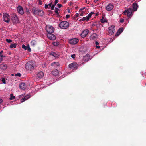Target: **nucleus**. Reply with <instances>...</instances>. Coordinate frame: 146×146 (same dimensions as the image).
<instances>
[{
	"mask_svg": "<svg viewBox=\"0 0 146 146\" xmlns=\"http://www.w3.org/2000/svg\"><path fill=\"white\" fill-rule=\"evenodd\" d=\"M86 3L87 4H88L89 3V0H86Z\"/></svg>",
	"mask_w": 146,
	"mask_h": 146,
	"instance_id": "obj_51",
	"label": "nucleus"
},
{
	"mask_svg": "<svg viewBox=\"0 0 146 146\" xmlns=\"http://www.w3.org/2000/svg\"><path fill=\"white\" fill-rule=\"evenodd\" d=\"M3 101V100L1 99L0 98V104Z\"/></svg>",
	"mask_w": 146,
	"mask_h": 146,
	"instance_id": "obj_52",
	"label": "nucleus"
},
{
	"mask_svg": "<svg viewBox=\"0 0 146 146\" xmlns=\"http://www.w3.org/2000/svg\"><path fill=\"white\" fill-rule=\"evenodd\" d=\"M78 42V40L76 38L71 39L69 40V42L72 45H74L77 44Z\"/></svg>",
	"mask_w": 146,
	"mask_h": 146,
	"instance_id": "obj_7",
	"label": "nucleus"
},
{
	"mask_svg": "<svg viewBox=\"0 0 146 146\" xmlns=\"http://www.w3.org/2000/svg\"><path fill=\"white\" fill-rule=\"evenodd\" d=\"M44 76V73L42 71L39 72L37 73V77L40 79L42 78Z\"/></svg>",
	"mask_w": 146,
	"mask_h": 146,
	"instance_id": "obj_15",
	"label": "nucleus"
},
{
	"mask_svg": "<svg viewBox=\"0 0 146 146\" xmlns=\"http://www.w3.org/2000/svg\"><path fill=\"white\" fill-rule=\"evenodd\" d=\"M55 64H56V66H58L59 65V63L58 62H54L53 63H51V66H54Z\"/></svg>",
	"mask_w": 146,
	"mask_h": 146,
	"instance_id": "obj_29",
	"label": "nucleus"
},
{
	"mask_svg": "<svg viewBox=\"0 0 146 146\" xmlns=\"http://www.w3.org/2000/svg\"><path fill=\"white\" fill-rule=\"evenodd\" d=\"M16 43L12 44L10 45V47L11 48H15L16 47Z\"/></svg>",
	"mask_w": 146,
	"mask_h": 146,
	"instance_id": "obj_27",
	"label": "nucleus"
},
{
	"mask_svg": "<svg viewBox=\"0 0 146 146\" xmlns=\"http://www.w3.org/2000/svg\"><path fill=\"white\" fill-rule=\"evenodd\" d=\"M95 44H96V46H97V45L99 44V43L98 42H97V41H96V42Z\"/></svg>",
	"mask_w": 146,
	"mask_h": 146,
	"instance_id": "obj_50",
	"label": "nucleus"
},
{
	"mask_svg": "<svg viewBox=\"0 0 146 146\" xmlns=\"http://www.w3.org/2000/svg\"><path fill=\"white\" fill-rule=\"evenodd\" d=\"M62 28L65 29H66V28Z\"/></svg>",
	"mask_w": 146,
	"mask_h": 146,
	"instance_id": "obj_58",
	"label": "nucleus"
},
{
	"mask_svg": "<svg viewBox=\"0 0 146 146\" xmlns=\"http://www.w3.org/2000/svg\"><path fill=\"white\" fill-rule=\"evenodd\" d=\"M59 9L58 8H55V11L56 13L57 14H58V11H59Z\"/></svg>",
	"mask_w": 146,
	"mask_h": 146,
	"instance_id": "obj_31",
	"label": "nucleus"
},
{
	"mask_svg": "<svg viewBox=\"0 0 146 146\" xmlns=\"http://www.w3.org/2000/svg\"><path fill=\"white\" fill-rule=\"evenodd\" d=\"M99 0H94V2L96 3Z\"/></svg>",
	"mask_w": 146,
	"mask_h": 146,
	"instance_id": "obj_56",
	"label": "nucleus"
},
{
	"mask_svg": "<svg viewBox=\"0 0 146 146\" xmlns=\"http://www.w3.org/2000/svg\"><path fill=\"white\" fill-rule=\"evenodd\" d=\"M114 28H108V31L109 33V34L110 35L114 34L115 29Z\"/></svg>",
	"mask_w": 146,
	"mask_h": 146,
	"instance_id": "obj_16",
	"label": "nucleus"
},
{
	"mask_svg": "<svg viewBox=\"0 0 146 146\" xmlns=\"http://www.w3.org/2000/svg\"><path fill=\"white\" fill-rule=\"evenodd\" d=\"M102 23H104L105 22H107V19L104 16H103L102 17V19L101 20Z\"/></svg>",
	"mask_w": 146,
	"mask_h": 146,
	"instance_id": "obj_24",
	"label": "nucleus"
},
{
	"mask_svg": "<svg viewBox=\"0 0 146 146\" xmlns=\"http://www.w3.org/2000/svg\"><path fill=\"white\" fill-rule=\"evenodd\" d=\"M138 7V5L137 4L135 3H134L133 4V10L136 11H137Z\"/></svg>",
	"mask_w": 146,
	"mask_h": 146,
	"instance_id": "obj_23",
	"label": "nucleus"
},
{
	"mask_svg": "<svg viewBox=\"0 0 146 146\" xmlns=\"http://www.w3.org/2000/svg\"><path fill=\"white\" fill-rule=\"evenodd\" d=\"M30 97V95L28 94L26 96H25L21 100V102H22L25 101V100H27Z\"/></svg>",
	"mask_w": 146,
	"mask_h": 146,
	"instance_id": "obj_17",
	"label": "nucleus"
},
{
	"mask_svg": "<svg viewBox=\"0 0 146 146\" xmlns=\"http://www.w3.org/2000/svg\"><path fill=\"white\" fill-rule=\"evenodd\" d=\"M47 35L48 38L50 40H53L56 39V36L54 35L51 34H47Z\"/></svg>",
	"mask_w": 146,
	"mask_h": 146,
	"instance_id": "obj_12",
	"label": "nucleus"
},
{
	"mask_svg": "<svg viewBox=\"0 0 146 146\" xmlns=\"http://www.w3.org/2000/svg\"><path fill=\"white\" fill-rule=\"evenodd\" d=\"M3 20L5 22L8 23L10 21V17L9 15L6 13H3Z\"/></svg>",
	"mask_w": 146,
	"mask_h": 146,
	"instance_id": "obj_3",
	"label": "nucleus"
},
{
	"mask_svg": "<svg viewBox=\"0 0 146 146\" xmlns=\"http://www.w3.org/2000/svg\"><path fill=\"white\" fill-rule=\"evenodd\" d=\"M32 11L33 13L35 15H39L40 13L41 14V15H42L43 14V11L35 7L33 8Z\"/></svg>",
	"mask_w": 146,
	"mask_h": 146,
	"instance_id": "obj_2",
	"label": "nucleus"
},
{
	"mask_svg": "<svg viewBox=\"0 0 146 146\" xmlns=\"http://www.w3.org/2000/svg\"><path fill=\"white\" fill-rule=\"evenodd\" d=\"M35 66V62L33 61H30L26 63L25 67L27 71H30L33 70Z\"/></svg>",
	"mask_w": 146,
	"mask_h": 146,
	"instance_id": "obj_1",
	"label": "nucleus"
},
{
	"mask_svg": "<svg viewBox=\"0 0 146 146\" xmlns=\"http://www.w3.org/2000/svg\"><path fill=\"white\" fill-rule=\"evenodd\" d=\"M3 50H2L1 51H0V54H1L3 53Z\"/></svg>",
	"mask_w": 146,
	"mask_h": 146,
	"instance_id": "obj_54",
	"label": "nucleus"
},
{
	"mask_svg": "<svg viewBox=\"0 0 146 146\" xmlns=\"http://www.w3.org/2000/svg\"><path fill=\"white\" fill-rule=\"evenodd\" d=\"M123 28H119V29L117 31V32L115 35L116 36H118L123 31Z\"/></svg>",
	"mask_w": 146,
	"mask_h": 146,
	"instance_id": "obj_14",
	"label": "nucleus"
},
{
	"mask_svg": "<svg viewBox=\"0 0 146 146\" xmlns=\"http://www.w3.org/2000/svg\"><path fill=\"white\" fill-rule=\"evenodd\" d=\"M96 48L99 49L100 48V46L98 45L96 46Z\"/></svg>",
	"mask_w": 146,
	"mask_h": 146,
	"instance_id": "obj_48",
	"label": "nucleus"
},
{
	"mask_svg": "<svg viewBox=\"0 0 146 146\" xmlns=\"http://www.w3.org/2000/svg\"><path fill=\"white\" fill-rule=\"evenodd\" d=\"M68 12H69H69H70V10H68Z\"/></svg>",
	"mask_w": 146,
	"mask_h": 146,
	"instance_id": "obj_59",
	"label": "nucleus"
},
{
	"mask_svg": "<svg viewBox=\"0 0 146 146\" xmlns=\"http://www.w3.org/2000/svg\"><path fill=\"white\" fill-rule=\"evenodd\" d=\"M70 17V15H67L66 16V18L68 19Z\"/></svg>",
	"mask_w": 146,
	"mask_h": 146,
	"instance_id": "obj_49",
	"label": "nucleus"
},
{
	"mask_svg": "<svg viewBox=\"0 0 146 146\" xmlns=\"http://www.w3.org/2000/svg\"><path fill=\"white\" fill-rule=\"evenodd\" d=\"M52 3H49V4H48V5L49 6H52Z\"/></svg>",
	"mask_w": 146,
	"mask_h": 146,
	"instance_id": "obj_53",
	"label": "nucleus"
},
{
	"mask_svg": "<svg viewBox=\"0 0 146 146\" xmlns=\"http://www.w3.org/2000/svg\"><path fill=\"white\" fill-rule=\"evenodd\" d=\"M16 76L20 77L21 76V74L20 73H17L15 74Z\"/></svg>",
	"mask_w": 146,
	"mask_h": 146,
	"instance_id": "obj_36",
	"label": "nucleus"
},
{
	"mask_svg": "<svg viewBox=\"0 0 146 146\" xmlns=\"http://www.w3.org/2000/svg\"><path fill=\"white\" fill-rule=\"evenodd\" d=\"M18 12L20 14L23 15L24 13V11L23 7L21 6H19L17 8Z\"/></svg>",
	"mask_w": 146,
	"mask_h": 146,
	"instance_id": "obj_9",
	"label": "nucleus"
},
{
	"mask_svg": "<svg viewBox=\"0 0 146 146\" xmlns=\"http://www.w3.org/2000/svg\"><path fill=\"white\" fill-rule=\"evenodd\" d=\"M59 72L58 70L56 69L53 70L52 72V74L54 76H56L58 74Z\"/></svg>",
	"mask_w": 146,
	"mask_h": 146,
	"instance_id": "obj_22",
	"label": "nucleus"
},
{
	"mask_svg": "<svg viewBox=\"0 0 146 146\" xmlns=\"http://www.w3.org/2000/svg\"><path fill=\"white\" fill-rule=\"evenodd\" d=\"M92 16V14L89 13L88 15L87 16L88 18L89 19Z\"/></svg>",
	"mask_w": 146,
	"mask_h": 146,
	"instance_id": "obj_40",
	"label": "nucleus"
},
{
	"mask_svg": "<svg viewBox=\"0 0 146 146\" xmlns=\"http://www.w3.org/2000/svg\"><path fill=\"white\" fill-rule=\"evenodd\" d=\"M58 2V0H55V1L54 2V5H56Z\"/></svg>",
	"mask_w": 146,
	"mask_h": 146,
	"instance_id": "obj_43",
	"label": "nucleus"
},
{
	"mask_svg": "<svg viewBox=\"0 0 146 146\" xmlns=\"http://www.w3.org/2000/svg\"><path fill=\"white\" fill-rule=\"evenodd\" d=\"M69 67L71 69H74L77 68V64L76 62L71 63L69 65Z\"/></svg>",
	"mask_w": 146,
	"mask_h": 146,
	"instance_id": "obj_8",
	"label": "nucleus"
},
{
	"mask_svg": "<svg viewBox=\"0 0 146 146\" xmlns=\"http://www.w3.org/2000/svg\"><path fill=\"white\" fill-rule=\"evenodd\" d=\"M120 21L121 23H122L124 21V19H121L120 20Z\"/></svg>",
	"mask_w": 146,
	"mask_h": 146,
	"instance_id": "obj_44",
	"label": "nucleus"
},
{
	"mask_svg": "<svg viewBox=\"0 0 146 146\" xmlns=\"http://www.w3.org/2000/svg\"><path fill=\"white\" fill-rule=\"evenodd\" d=\"M27 46H26L24 44L22 45V48L24 49L25 50H27Z\"/></svg>",
	"mask_w": 146,
	"mask_h": 146,
	"instance_id": "obj_33",
	"label": "nucleus"
},
{
	"mask_svg": "<svg viewBox=\"0 0 146 146\" xmlns=\"http://www.w3.org/2000/svg\"><path fill=\"white\" fill-rule=\"evenodd\" d=\"M91 13L92 14V15L93 14H94V13L93 12H91V13Z\"/></svg>",
	"mask_w": 146,
	"mask_h": 146,
	"instance_id": "obj_57",
	"label": "nucleus"
},
{
	"mask_svg": "<svg viewBox=\"0 0 146 146\" xmlns=\"http://www.w3.org/2000/svg\"><path fill=\"white\" fill-rule=\"evenodd\" d=\"M132 10L131 8H129L127 10H125L123 12L125 15H127L128 17H131L132 15Z\"/></svg>",
	"mask_w": 146,
	"mask_h": 146,
	"instance_id": "obj_5",
	"label": "nucleus"
},
{
	"mask_svg": "<svg viewBox=\"0 0 146 146\" xmlns=\"http://www.w3.org/2000/svg\"><path fill=\"white\" fill-rule=\"evenodd\" d=\"M48 34H52L53 32L54 31V28H45Z\"/></svg>",
	"mask_w": 146,
	"mask_h": 146,
	"instance_id": "obj_13",
	"label": "nucleus"
},
{
	"mask_svg": "<svg viewBox=\"0 0 146 146\" xmlns=\"http://www.w3.org/2000/svg\"><path fill=\"white\" fill-rule=\"evenodd\" d=\"M5 41L9 43H11L12 42V40L8 39H5Z\"/></svg>",
	"mask_w": 146,
	"mask_h": 146,
	"instance_id": "obj_32",
	"label": "nucleus"
},
{
	"mask_svg": "<svg viewBox=\"0 0 146 146\" xmlns=\"http://www.w3.org/2000/svg\"><path fill=\"white\" fill-rule=\"evenodd\" d=\"M75 54H73L71 55V57L72 58H75Z\"/></svg>",
	"mask_w": 146,
	"mask_h": 146,
	"instance_id": "obj_46",
	"label": "nucleus"
},
{
	"mask_svg": "<svg viewBox=\"0 0 146 146\" xmlns=\"http://www.w3.org/2000/svg\"><path fill=\"white\" fill-rule=\"evenodd\" d=\"M51 6V8L50 9L51 10H53L54 8V5H53Z\"/></svg>",
	"mask_w": 146,
	"mask_h": 146,
	"instance_id": "obj_41",
	"label": "nucleus"
},
{
	"mask_svg": "<svg viewBox=\"0 0 146 146\" xmlns=\"http://www.w3.org/2000/svg\"><path fill=\"white\" fill-rule=\"evenodd\" d=\"M1 80L3 83L5 84L6 83L5 80L4 78H2Z\"/></svg>",
	"mask_w": 146,
	"mask_h": 146,
	"instance_id": "obj_38",
	"label": "nucleus"
},
{
	"mask_svg": "<svg viewBox=\"0 0 146 146\" xmlns=\"http://www.w3.org/2000/svg\"><path fill=\"white\" fill-rule=\"evenodd\" d=\"M60 44L59 42L58 41L54 42H53V44L55 46H58Z\"/></svg>",
	"mask_w": 146,
	"mask_h": 146,
	"instance_id": "obj_26",
	"label": "nucleus"
},
{
	"mask_svg": "<svg viewBox=\"0 0 146 146\" xmlns=\"http://www.w3.org/2000/svg\"><path fill=\"white\" fill-rule=\"evenodd\" d=\"M44 7H45V8L46 9H47L48 8V5H47V4H45Z\"/></svg>",
	"mask_w": 146,
	"mask_h": 146,
	"instance_id": "obj_42",
	"label": "nucleus"
},
{
	"mask_svg": "<svg viewBox=\"0 0 146 146\" xmlns=\"http://www.w3.org/2000/svg\"><path fill=\"white\" fill-rule=\"evenodd\" d=\"M97 35L96 33H94L92 35L90 36L91 39L95 40L97 38Z\"/></svg>",
	"mask_w": 146,
	"mask_h": 146,
	"instance_id": "obj_21",
	"label": "nucleus"
},
{
	"mask_svg": "<svg viewBox=\"0 0 146 146\" xmlns=\"http://www.w3.org/2000/svg\"><path fill=\"white\" fill-rule=\"evenodd\" d=\"M20 88L23 90H25L26 88V85L25 83H21L19 85Z\"/></svg>",
	"mask_w": 146,
	"mask_h": 146,
	"instance_id": "obj_19",
	"label": "nucleus"
},
{
	"mask_svg": "<svg viewBox=\"0 0 146 146\" xmlns=\"http://www.w3.org/2000/svg\"><path fill=\"white\" fill-rule=\"evenodd\" d=\"M76 17H78L79 16V14H76L75 15Z\"/></svg>",
	"mask_w": 146,
	"mask_h": 146,
	"instance_id": "obj_55",
	"label": "nucleus"
},
{
	"mask_svg": "<svg viewBox=\"0 0 146 146\" xmlns=\"http://www.w3.org/2000/svg\"><path fill=\"white\" fill-rule=\"evenodd\" d=\"M0 67L3 70H5L7 68V65L5 64H1L0 66Z\"/></svg>",
	"mask_w": 146,
	"mask_h": 146,
	"instance_id": "obj_25",
	"label": "nucleus"
},
{
	"mask_svg": "<svg viewBox=\"0 0 146 146\" xmlns=\"http://www.w3.org/2000/svg\"><path fill=\"white\" fill-rule=\"evenodd\" d=\"M11 20L13 23H16L18 22V19L15 14L12 15Z\"/></svg>",
	"mask_w": 146,
	"mask_h": 146,
	"instance_id": "obj_6",
	"label": "nucleus"
},
{
	"mask_svg": "<svg viewBox=\"0 0 146 146\" xmlns=\"http://www.w3.org/2000/svg\"><path fill=\"white\" fill-rule=\"evenodd\" d=\"M69 25V23L68 22L63 21L60 23L59 27H68Z\"/></svg>",
	"mask_w": 146,
	"mask_h": 146,
	"instance_id": "obj_4",
	"label": "nucleus"
},
{
	"mask_svg": "<svg viewBox=\"0 0 146 146\" xmlns=\"http://www.w3.org/2000/svg\"><path fill=\"white\" fill-rule=\"evenodd\" d=\"M36 42L34 40L32 41L31 42V44L32 45L34 46Z\"/></svg>",
	"mask_w": 146,
	"mask_h": 146,
	"instance_id": "obj_35",
	"label": "nucleus"
},
{
	"mask_svg": "<svg viewBox=\"0 0 146 146\" xmlns=\"http://www.w3.org/2000/svg\"><path fill=\"white\" fill-rule=\"evenodd\" d=\"M80 15L81 16H83L85 13L84 11H82L81 12H80Z\"/></svg>",
	"mask_w": 146,
	"mask_h": 146,
	"instance_id": "obj_34",
	"label": "nucleus"
},
{
	"mask_svg": "<svg viewBox=\"0 0 146 146\" xmlns=\"http://www.w3.org/2000/svg\"><path fill=\"white\" fill-rule=\"evenodd\" d=\"M90 59V56L88 54H87L86 56L83 57V60L87 62Z\"/></svg>",
	"mask_w": 146,
	"mask_h": 146,
	"instance_id": "obj_20",
	"label": "nucleus"
},
{
	"mask_svg": "<svg viewBox=\"0 0 146 146\" xmlns=\"http://www.w3.org/2000/svg\"><path fill=\"white\" fill-rule=\"evenodd\" d=\"M27 50L29 52H31V49L29 45L27 46Z\"/></svg>",
	"mask_w": 146,
	"mask_h": 146,
	"instance_id": "obj_37",
	"label": "nucleus"
},
{
	"mask_svg": "<svg viewBox=\"0 0 146 146\" xmlns=\"http://www.w3.org/2000/svg\"><path fill=\"white\" fill-rule=\"evenodd\" d=\"M114 7L113 5L111 4H109L107 5L106 7V9L108 11H110L112 10Z\"/></svg>",
	"mask_w": 146,
	"mask_h": 146,
	"instance_id": "obj_11",
	"label": "nucleus"
},
{
	"mask_svg": "<svg viewBox=\"0 0 146 146\" xmlns=\"http://www.w3.org/2000/svg\"><path fill=\"white\" fill-rule=\"evenodd\" d=\"M57 5L59 8L61 7L62 6V5L61 4H58Z\"/></svg>",
	"mask_w": 146,
	"mask_h": 146,
	"instance_id": "obj_47",
	"label": "nucleus"
},
{
	"mask_svg": "<svg viewBox=\"0 0 146 146\" xmlns=\"http://www.w3.org/2000/svg\"><path fill=\"white\" fill-rule=\"evenodd\" d=\"M38 4L39 5H42V1L41 0H38Z\"/></svg>",
	"mask_w": 146,
	"mask_h": 146,
	"instance_id": "obj_39",
	"label": "nucleus"
},
{
	"mask_svg": "<svg viewBox=\"0 0 146 146\" xmlns=\"http://www.w3.org/2000/svg\"><path fill=\"white\" fill-rule=\"evenodd\" d=\"M89 30L88 29H86L83 31L81 34V36L82 38L86 36L89 33Z\"/></svg>",
	"mask_w": 146,
	"mask_h": 146,
	"instance_id": "obj_10",
	"label": "nucleus"
},
{
	"mask_svg": "<svg viewBox=\"0 0 146 146\" xmlns=\"http://www.w3.org/2000/svg\"><path fill=\"white\" fill-rule=\"evenodd\" d=\"M89 20V19L88 18L87 16H86L85 17H83L82 19H81V21H83V20H87L88 21Z\"/></svg>",
	"mask_w": 146,
	"mask_h": 146,
	"instance_id": "obj_28",
	"label": "nucleus"
},
{
	"mask_svg": "<svg viewBox=\"0 0 146 146\" xmlns=\"http://www.w3.org/2000/svg\"><path fill=\"white\" fill-rule=\"evenodd\" d=\"M50 55L56 58L57 57L59 56L58 53L56 52H52L50 53Z\"/></svg>",
	"mask_w": 146,
	"mask_h": 146,
	"instance_id": "obj_18",
	"label": "nucleus"
},
{
	"mask_svg": "<svg viewBox=\"0 0 146 146\" xmlns=\"http://www.w3.org/2000/svg\"><path fill=\"white\" fill-rule=\"evenodd\" d=\"M15 98V96H13L12 94H10V97L9 98L11 100H12V99H14Z\"/></svg>",
	"mask_w": 146,
	"mask_h": 146,
	"instance_id": "obj_30",
	"label": "nucleus"
},
{
	"mask_svg": "<svg viewBox=\"0 0 146 146\" xmlns=\"http://www.w3.org/2000/svg\"><path fill=\"white\" fill-rule=\"evenodd\" d=\"M84 9H85L84 7L80 9L79 11V12H81L82 11V10H84Z\"/></svg>",
	"mask_w": 146,
	"mask_h": 146,
	"instance_id": "obj_45",
	"label": "nucleus"
}]
</instances>
